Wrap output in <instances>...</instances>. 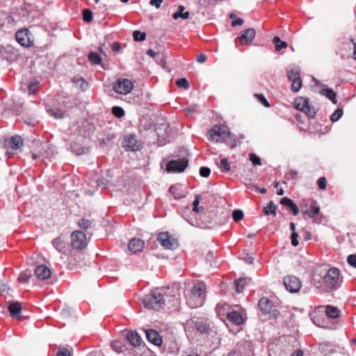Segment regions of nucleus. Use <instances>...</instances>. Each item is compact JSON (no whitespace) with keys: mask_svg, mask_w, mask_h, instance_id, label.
<instances>
[{"mask_svg":"<svg viewBox=\"0 0 356 356\" xmlns=\"http://www.w3.org/2000/svg\"><path fill=\"white\" fill-rule=\"evenodd\" d=\"M206 286L203 282H197L186 294L187 304L191 308L203 305L206 298Z\"/></svg>","mask_w":356,"mask_h":356,"instance_id":"nucleus-1","label":"nucleus"},{"mask_svg":"<svg viewBox=\"0 0 356 356\" xmlns=\"http://www.w3.org/2000/svg\"><path fill=\"white\" fill-rule=\"evenodd\" d=\"M162 289H156L151 291L143 298V303L146 308L157 309L167 300L168 296L163 295Z\"/></svg>","mask_w":356,"mask_h":356,"instance_id":"nucleus-2","label":"nucleus"},{"mask_svg":"<svg viewBox=\"0 0 356 356\" xmlns=\"http://www.w3.org/2000/svg\"><path fill=\"white\" fill-rule=\"evenodd\" d=\"M231 135L229 128L225 125L216 124L207 132L209 140L213 143H223Z\"/></svg>","mask_w":356,"mask_h":356,"instance_id":"nucleus-3","label":"nucleus"},{"mask_svg":"<svg viewBox=\"0 0 356 356\" xmlns=\"http://www.w3.org/2000/svg\"><path fill=\"white\" fill-rule=\"evenodd\" d=\"M1 145L6 150L7 156L10 158L15 154V150L19 149L22 146L23 140L19 136H14L9 138H3L1 141Z\"/></svg>","mask_w":356,"mask_h":356,"instance_id":"nucleus-4","label":"nucleus"},{"mask_svg":"<svg viewBox=\"0 0 356 356\" xmlns=\"http://www.w3.org/2000/svg\"><path fill=\"white\" fill-rule=\"evenodd\" d=\"M294 107L296 109L305 113L309 118H314L316 115L315 108L309 104L308 98L298 97L294 100Z\"/></svg>","mask_w":356,"mask_h":356,"instance_id":"nucleus-5","label":"nucleus"},{"mask_svg":"<svg viewBox=\"0 0 356 356\" xmlns=\"http://www.w3.org/2000/svg\"><path fill=\"white\" fill-rule=\"evenodd\" d=\"M323 279L327 287L337 288L340 284L339 270L336 268H331L327 270Z\"/></svg>","mask_w":356,"mask_h":356,"instance_id":"nucleus-6","label":"nucleus"},{"mask_svg":"<svg viewBox=\"0 0 356 356\" xmlns=\"http://www.w3.org/2000/svg\"><path fill=\"white\" fill-rule=\"evenodd\" d=\"M87 245L88 239L83 232L76 230L71 234V245L72 248L82 250L84 249Z\"/></svg>","mask_w":356,"mask_h":356,"instance_id":"nucleus-7","label":"nucleus"},{"mask_svg":"<svg viewBox=\"0 0 356 356\" xmlns=\"http://www.w3.org/2000/svg\"><path fill=\"white\" fill-rule=\"evenodd\" d=\"M134 88V83L127 79H118L113 83V90L120 95H127Z\"/></svg>","mask_w":356,"mask_h":356,"instance_id":"nucleus-8","label":"nucleus"},{"mask_svg":"<svg viewBox=\"0 0 356 356\" xmlns=\"http://www.w3.org/2000/svg\"><path fill=\"white\" fill-rule=\"evenodd\" d=\"M235 307H238V306L232 307L230 312L227 314L226 319L235 325H241L245 321V311L242 309L236 310L234 309Z\"/></svg>","mask_w":356,"mask_h":356,"instance_id":"nucleus-9","label":"nucleus"},{"mask_svg":"<svg viewBox=\"0 0 356 356\" xmlns=\"http://www.w3.org/2000/svg\"><path fill=\"white\" fill-rule=\"evenodd\" d=\"M17 41L23 47H29L33 44V39L28 29L19 30L16 33Z\"/></svg>","mask_w":356,"mask_h":356,"instance_id":"nucleus-10","label":"nucleus"},{"mask_svg":"<svg viewBox=\"0 0 356 356\" xmlns=\"http://www.w3.org/2000/svg\"><path fill=\"white\" fill-rule=\"evenodd\" d=\"M157 240L165 249L174 250L178 247L177 241L172 238L167 232L160 233L157 236Z\"/></svg>","mask_w":356,"mask_h":356,"instance_id":"nucleus-11","label":"nucleus"},{"mask_svg":"<svg viewBox=\"0 0 356 356\" xmlns=\"http://www.w3.org/2000/svg\"><path fill=\"white\" fill-rule=\"evenodd\" d=\"M284 284L287 291L291 293H296L299 291L301 287L300 280L293 275L286 276L284 278Z\"/></svg>","mask_w":356,"mask_h":356,"instance_id":"nucleus-12","label":"nucleus"},{"mask_svg":"<svg viewBox=\"0 0 356 356\" xmlns=\"http://www.w3.org/2000/svg\"><path fill=\"white\" fill-rule=\"evenodd\" d=\"M188 165V161L186 159H179L177 160H172L168 162L167 165L168 172H181Z\"/></svg>","mask_w":356,"mask_h":356,"instance_id":"nucleus-13","label":"nucleus"},{"mask_svg":"<svg viewBox=\"0 0 356 356\" xmlns=\"http://www.w3.org/2000/svg\"><path fill=\"white\" fill-rule=\"evenodd\" d=\"M256 35V31L254 29H248L241 32V35L237 37L236 42H238L241 44H250Z\"/></svg>","mask_w":356,"mask_h":356,"instance_id":"nucleus-14","label":"nucleus"},{"mask_svg":"<svg viewBox=\"0 0 356 356\" xmlns=\"http://www.w3.org/2000/svg\"><path fill=\"white\" fill-rule=\"evenodd\" d=\"M232 307V306H230L225 302L218 303L216 307L217 316L220 318V320L225 321L227 317V314L230 312Z\"/></svg>","mask_w":356,"mask_h":356,"instance_id":"nucleus-15","label":"nucleus"},{"mask_svg":"<svg viewBox=\"0 0 356 356\" xmlns=\"http://www.w3.org/2000/svg\"><path fill=\"white\" fill-rule=\"evenodd\" d=\"M146 337L147 340L156 346H161L162 344V338L160 337L158 332L154 330H145Z\"/></svg>","mask_w":356,"mask_h":356,"instance_id":"nucleus-16","label":"nucleus"},{"mask_svg":"<svg viewBox=\"0 0 356 356\" xmlns=\"http://www.w3.org/2000/svg\"><path fill=\"white\" fill-rule=\"evenodd\" d=\"M35 276L40 280H46L51 276V270L44 265H40L35 270Z\"/></svg>","mask_w":356,"mask_h":356,"instance_id":"nucleus-17","label":"nucleus"},{"mask_svg":"<svg viewBox=\"0 0 356 356\" xmlns=\"http://www.w3.org/2000/svg\"><path fill=\"white\" fill-rule=\"evenodd\" d=\"M144 248V242L140 238H132L128 245V249L130 252L136 253L140 252Z\"/></svg>","mask_w":356,"mask_h":356,"instance_id":"nucleus-18","label":"nucleus"},{"mask_svg":"<svg viewBox=\"0 0 356 356\" xmlns=\"http://www.w3.org/2000/svg\"><path fill=\"white\" fill-rule=\"evenodd\" d=\"M54 247L61 253H65L67 248V243L65 239L60 236L52 241Z\"/></svg>","mask_w":356,"mask_h":356,"instance_id":"nucleus-19","label":"nucleus"},{"mask_svg":"<svg viewBox=\"0 0 356 356\" xmlns=\"http://www.w3.org/2000/svg\"><path fill=\"white\" fill-rule=\"evenodd\" d=\"M259 307L263 313L268 314L271 311L273 304L268 298L263 297L259 301Z\"/></svg>","mask_w":356,"mask_h":356,"instance_id":"nucleus-20","label":"nucleus"},{"mask_svg":"<svg viewBox=\"0 0 356 356\" xmlns=\"http://www.w3.org/2000/svg\"><path fill=\"white\" fill-rule=\"evenodd\" d=\"M124 146L129 149L135 151L138 149L137 140L134 136H127L124 139Z\"/></svg>","mask_w":356,"mask_h":356,"instance_id":"nucleus-21","label":"nucleus"},{"mask_svg":"<svg viewBox=\"0 0 356 356\" xmlns=\"http://www.w3.org/2000/svg\"><path fill=\"white\" fill-rule=\"evenodd\" d=\"M8 309L12 317L18 320L20 319L22 306L19 302H16L10 304L8 307Z\"/></svg>","mask_w":356,"mask_h":356,"instance_id":"nucleus-22","label":"nucleus"},{"mask_svg":"<svg viewBox=\"0 0 356 356\" xmlns=\"http://www.w3.org/2000/svg\"><path fill=\"white\" fill-rule=\"evenodd\" d=\"M280 204L289 207L294 216L298 214L299 209L291 199L286 197H282L280 200Z\"/></svg>","mask_w":356,"mask_h":356,"instance_id":"nucleus-23","label":"nucleus"},{"mask_svg":"<svg viewBox=\"0 0 356 356\" xmlns=\"http://www.w3.org/2000/svg\"><path fill=\"white\" fill-rule=\"evenodd\" d=\"M179 302V294L176 288H169V304L177 306Z\"/></svg>","mask_w":356,"mask_h":356,"instance_id":"nucleus-24","label":"nucleus"},{"mask_svg":"<svg viewBox=\"0 0 356 356\" xmlns=\"http://www.w3.org/2000/svg\"><path fill=\"white\" fill-rule=\"evenodd\" d=\"M310 316L312 321L318 327H324V316L323 314H320V311H314L312 314H311Z\"/></svg>","mask_w":356,"mask_h":356,"instance_id":"nucleus-25","label":"nucleus"},{"mask_svg":"<svg viewBox=\"0 0 356 356\" xmlns=\"http://www.w3.org/2000/svg\"><path fill=\"white\" fill-rule=\"evenodd\" d=\"M127 339L131 345L135 347L139 346L141 343V338L136 332H130L127 334Z\"/></svg>","mask_w":356,"mask_h":356,"instance_id":"nucleus-26","label":"nucleus"},{"mask_svg":"<svg viewBox=\"0 0 356 356\" xmlns=\"http://www.w3.org/2000/svg\"><path fill=\"white\" fill-rule=\"evenodd\" d=\"M320 211V208L318 207L314 202L312 204H311L309 209H306L302 211V214L304 216L307 215L311 218H314L317 214Z\"/></svg>","mask_w":356,"mask_h":356,"instance_id":"nucleus-27","label":"nucleus"},{"mask_svg":"<svg viewBox=\"0 0 356 356\" xmlns=\"http://www.w3.org/2000/svg\"><path fill=\"white\" fill-rule=\"evenodd\" d=\"M184 7L183 6H179L177 11L172 15L173 19H177L179 17L183 19H188L190 16V13L188 11L184 12Z\"/></svg>","mask_w":356,"mask_h":356,"instance_id":"nucleus-28","label":"nucleus"},{"mask_svg":"<svg viewBox=\"0 0 356 356\" xmlns=\"http://www.w3.org/2000/svg\"><path fill=\"white\" fill-rule=\"evenodd\" d=\"M321 95L325 96L329 99L332 101V102L334 104H337V101L336 99V93L331 88H325L323 89L320 92Z\"/></svg>","mask_w":356,"mask_h":356,"instance_id":"nucleus-29","label":"nucleus"},{"mask_svg":"<svg viewBox=\"0 0 356 356\" xmlns=\"http://www.w3.org/2000/svg\"><path fill=\"white\" fill-rule=\"evenodd\" d=\"M169 191L177 200L181 199L185 196L184 193L183 192L181 188L178 186H170L169 188Z\"/></svg>","mask_w":356,"mask_h":356,"instance_id":"nucleus-30","label":"nucleus"},{"mask_svg":"<svg viewBox=\"0 0 356 356\" xmlns=\"http://www.w3.org/2000/svg\"><path fill=\"white\" fill-rule=\"evenodd\" d=\"M325 312L327 317L332 318H337L340 314L339 310L337 307L331 305H328L326 307Z\"/></svg>","mask_w":356,"mask_h":356,"instance_id":"nucleus-31","label":"nucleus"},{"mask_svg":"<svg viewBox=\"0 0 356 356\" xmlns=\"http://www.w3.org/2000/svg\"><path fill=\"white\" fill-rule=\"evenodd\" d=\"M300 69L298 67H292L287 71V76L289 79L292 81L294 79H298L300 77Z\"/></svg>","mask_w":356,"mask_h":356,"instance_id":"nucleus-32","label":"nucleus"},{"mask_svg":"<svg viewBox=\"0 0 356 356\" xmlns=\"http://www.w3.org/2000/svg\"><path fill=\"white\" fill-rule=\"evenodd\" d=\"M49 115L53 116L56 119H60L64 117L65 113L63 111L58 108H51L47 110Z\"/></svg>","mask_w":356,"mask_h":356,"instance_id":"nucleus-33","label":"nucleus"},{"mask_svg":"<svg viewBox=\"0 0 356 356\" xmlns=\"http://www.w3.org/2000/svg\"><path fill=\"white\" fill-rule=\"evenodd\" d=\"M273 42L275 44V49L277 51H280L282 49L286 48L288 46V44L286 42L282 41L277 36H275L273 39Z\"/></svg>","mask_w":356,"mask_h":356,"instance_id":"nucleus-34","label":"nucleus"},{"mask_svg":"<svg viewBox=\"0 0 356 356\" xmlns=\"http://www.w3.org/2000/svg\"><path fill=\"white\" fill-rule=\"evenodd\" d=\"M250 281V279L244 278V279H239L235 281V286L237 292L241 293L243 291L244 286L245 284H248V282Z\"/></svg>","mask_w":356,"mask_h":356,"instance_id":"nucleus-35","label":"nucleus"},{"mask_svg":"<svg viewBox=\"0 0 356 356\" xmlns=\"http://www.w3.org/2000/svg\"><path fill=\"white\" fill-rule=\"evenodd\" d=\"M218 165L222 172H227L231 170L230 163L225 158L221 159Z\"/></svg>","mask_w":356,"mask_h":356,"instance_id":"nucleus-36","label":"nucleus"},{"mask_svg":"<svg viewBox=\"0 0 356 356\" xmlns=\"http://www.w3.org/2000/svg\"><path fill=\"white\" fill-rule=\"evenodd\" d=\"M31 273L30 270H24L23 272H22L19 277H18V280L19 282L21 283H26L27 282L29 279L31 277Z\"/></svg>","mask_w":356,"mask_h":356,"instance_id":"nucleus-37","label":"nucleus"},{"mask_svg":"<svg viewBox=\"0 0 356 356\" xmlns=\"http://www.w3.org/2000/svg\"><path fill=\"white\" fill-rule=\"evenodd\" d=\"M92 222L90 220L86 218L79 219L77 222V225L79 227L85 230L90 228Z\"/></svg>","mask_w":356,"mask_h":356,"instance_id":"nucleus-38","label":"nucleus"},{"mask_svg":"<svg viewBox=\"0 0 356 356\" xmlns=\"http://www.w3.org/2000/svg\"><path fill=\"white\" fill-rule=\"evenodd\" d=\"M275 211L276 206L272 201L270 202L264 209V213L267 216L270 214L275 215Z\"/></svg>","mask_w":356,"mask_h":356,"instance_id":"nucleus-39","label":"nucleus"},{"mask_svg":"<svg viewBox=\"0 0 356 356\" xmlns=\"http://www.w3.org/2000/svg\"><path fill=\"white\" fill-rule=\"evenodd\" d=\"M112 349L115 351L116 353H122L125 349L124 346L120 341H114L111 343Z\"/></svg>","mask_w":356,"mask_h":356,"instance_id":"nucleus-40","label":"nucleus"},{"mask_svg":"<svg viewBox=\"0 0 356 356\" xmlns=\"http://www.w3.org/2000/svg\"><path fill=\"white\" fill-rule=\"evenodd\" d=\"M88 60L95 65H98L101 63L102 59L98 54L95 52H91L88 54Z\"/></svg>","mask_w":356,"mask_h":356,"instance_id":"nucleus-41","label":"nucleus"},{"mask_svg":"<svg viewBox=\"0 0 356 356\" xmlns=\"http://www.w3.org/2000/svg\"><path fill=\"white\" fill-rule=\"evenodd\" d=\"M254 97L257 99L258 102H259L265 107H270V104L268 103V100L266 99L264 95H263L262 94L256 93L254 95Z\"/></svg>","mask_w":356,"mask_h":356,"instance_id":"nucleus-42","label":"nucleus"},{"mask_svg":"<svg viewBox=\"0 0 356 356\" xmlns=\"http://www.w3.org/2000/svg\"><path fill=\"white\" fill-rule=\"evenodd\" d=\"M291 82V90L293 92H297L302 87V81L300 78L296 80L294 79Z\"/></svg>","mask_w":356,"mask_h":356,"instance_id":"nucleus-43","label":"nucleus"},{"mask_svg":"<svg viewBox=\"0 0 356 356\" xmlns=\"http://www.w3.org/2000/svg\"><path fill=\"white\" fill-rule=\"evenodd\" d=\"M112 113L117 118H122L124 115L123 108L120 106H113L112 108Z\"/></svg>","mask_w":356,"mask_h":356,"instance_id":"nucleus-44","label":"nucleus"},{"mask_svg":"<svg viewBox=\"0 0 356 356\" xmlns=\"http://www.w3.org/2000/svg\"><path fill=\"white\" fill-rule=\"evenodd\" d=\"M343 115V110L337 108L330 116L332 122H337Z\"/></svg>","mask_w":356,"mask_h":356,"instance_id":"nucleus-45","label":"nucleus"},{"mask_svg":"<svg viewBox=\"0 0 356 356\" xmlns=\"http://www.w3.org/2000/svg\"><path fill=\"white\" fill-rule=\"evenodd\" d=\"M134 39L136 41H143L145 40L146 34L140 31H135L133 34Z\"/></svg>","mask_w":356,"mask_h":356,"instance_id":"nucleus-46","label":"nucleus"},{"mask_svg":"<svg viewBox=\"0 0 356 356\" xmlns=\"http://www.w3.org/2000/svg\"><path fill=\"white\" fill-rule=\"evenodd\" d=\"M232 218L236 222L241 220L243 218V212L239 209L234 210L232 213Z\"/></svg>","mask_w":356,"mask_h":356,"instance_id":"nucleus-47","label":"nucleus"},{"mask_svg":"<svg viewBox=\"0 0 356 356\" xmlns=\"http://www.w3.org/2000/svg\"><path fill=\"white\" fill-rule=\"evenodd\" d=\"M83 18L86 22H91L92 20V13L88 9L84 10L83 12Z\"/></svg>","mask_w":356,"mask_h":356,"instance_id":"nucleus-48","label":"nucleus"},{"mask_svg":"<svg viewBox=\"0 0 356 356\" xmlns=\"http://www.w3.org/2000/svg\"><path fill=\"white\" fill-rule=\"evenodd\" d=\"M176 84L177 85L178 87H182L185 89H188L189 88V83L184 78L177 79L176 81Z\"/></svg>","mask_w":356,"mask_h":356,"instance_id":"nucleus-49","label":"nucleus"},{"mask_svg":"<svg viewBox=\"0 0 356 356\" xmlns=\"http://www.w3.org/2000/svg\"><path fill=\"white\" fill-rule=\"evenodd\" d=\"M249 159L252 161L254 165H261V162L259 157H258L255 154H250L249 155Z\"/></svg>","mask_w":356,"mask_h":356,"instance_id":"nucleus-50","label":"nucleus"},{"mask_svg":"<svg viewBox=\"0 0 356 356\" xmlns=\"http://www.w3.org/2000/svg\"><path fill=\"white\" fill-rule=\"evenodd\" d=\"M39 89L38 83L33 82L30 83L29 86V94L34 95L35 94Z\"/></svg>","mask_w":356,"mask_h":356,"instance_id":"nucleus-51","label":"nucleus"},{"mask_svg":"<svg viewBox=\"0 0 356 356\" xmlns=\"http://www.w3.org/2000/svg\"><path fill=\"white\" fill-rule=\"evenodd\" d=\"M326 183H327L326 179L323 177H320L317 181L318 186L321 190L325 189Z\"/></svg>","mask_w":356,"mask_h":356,"instance_id":"nucleus-52","label":"nucleus"},{"mask_svg":"<svg viewBox=\"0 0 356 356\" xmlns=\"http://www.w3.org/2000/svg\"><path fill=\"white\" fill-rule=\"evenodd\" d=\"M211 170L207 167H202L200 169V175L203 177H208L210 175Z\"/></svg>","mask_w":356,"mask_h":356,"instance_id":"nucleus-53","label":"nucleus"},{"mask_svg":"<svg viewBox=\"0 0 356 356\" xmlns=\"http://www.w3.org/2000/svg\"><path fill=\"white\" fill-rule=\"evenodd\" d=\"M348 263L353 266L354 268H356V254H350L348 257L347 259Z\"/></svg>","mask_w":356,"mask_h":356,"instance_id":"nucleus-54","label":"nucleus"},{"mask_svg":"<svg viewBox=\"0 0 356 356\" xmlns=\"http://www.w3.org/2000/svg\"><path fill=\"white\" fill-rule=\"evenodd\" d=\"M298 234L296 232H292L291 236V244L293 246H297L298 245Z\"/></svg>","mask_w":356,"mask_h":356,"instance_id":"nucleus-55","label":"nucleus"},{"mask_svg":"<svg viewBox=\"0 0 356 356\" xmlns=\"http://www.w3.org/2000/svg\"><path fill=\"white\" fill-rule=\"evenodd\" d=\"M199 203H200V195H196L195 199L193 203V210L196 213L199 212V211H200V208L198 207Z\"/></svg>","mask_w":356,"mask_h":356,"instance_id":"nucleus-56","label":"nucleus"},{"mask_svg":"<svg viewBox=\"0 0 356 356\" xmlns=\"http://www.w3.org/2000/svg\"><path fill=\"white\" fill-rule=\"evenodd\" d=\"M56 356H71L70 353L66 348H60Z\"/></svg>","mask_w":356,"mask_h":356,"instance_id":"nucleus-57","label":"nucleus"},{"mask_svg":"<svg viewBox=\"0 0 356 356\" xmlns=\"http://www.w3.org/2000/svg\"><path fill=\"white\" fill-rule=\"evenodd\" d=\"M209 329V326L203 323L199 324L197 326V330L202 333L207 332Z\"/></svg>","mask_w":356,"mask_h":356,"instance_id":"nucleus-58","label":"nucleus"},{"mask_svg":"<svg viewBox=\"0 0 356 356\" xmlns=\"http://www.w3.org/2000/svg\"><path fill=\"white\" fill-rule=\"evenodd\" d=\"M162 2L163 0H151L149 3L150 5L155 6L156 8H160Z\"/></svg>","mask_w":356,"mask_h":356,"instance_id":"nucleus-59","label":"nucleus"},{"mask_svg":"<svg viewBox=\"0 0 356 356\" xmlns=\"http://www.w3.org/2000/svg\"><path fill=\"white\" fill-rule=\"evenodd\" d=\"M243 24V19L241 18H238L232 22V26H241Z\"/></svg>","mask_w":356,"mask_h":356,"instance_id":"nucleus-60","label":"nucleus"},{"mask_svg":"<svg viewBox=\"0 0 356 356\" xmlns=\"http://www.w3.org/2000/svg\"><path fill=\"white\" fill-rule=\"evenodd\" d=\"M207 60V56L204 54H200L197 57V61L200 63H203Z\"/></svg>","mask_w":356,"mask_h":356,"instance_id":"nucleus-61","label":"nucleus"},{"mask_svg":"<svg viewBox=\"0 0 356 356\" xmlns=\"http://www.w3.org/2000/svg\"><path fill=\"white\" fill-rule=\"evenodd\" d=\"M350 42L353 43L354 46V51L353 54V58L356 60V39H350Z\"/></svg>","mask_w":356,"mask_h":356,"instance_id":"nucleus-62","label":"nucleus"},{"mask_svg":"<svg viewBox=\"0 0 356 356\" xmlns=\"http://www.w3.org/2000/svg\"><path fill=\"white\" fill-rule=\"evenodd\" d=\"M112 49L114 51H118L120 49V46L119 44V43H117V42H114L113 44H112Z\"/></svg>","mask_w":356,"mask_h":356,"instance_id":"nucleus-63","label":"nucleus"},{"mask_svg":"<svg viewBox=\"0 0 356 356\" xmlns=\"http://www.w3.org/2000/svg\"><path fill=\"white\" fill-rule=\"evenodd\" d=\"M303 353L301 350H298L291 354V356H302Z\"/></svg>","mask_w":356,"mask_h":356,"instance_id":"nucleus-64","label":"nucleus"}]
</instances>
